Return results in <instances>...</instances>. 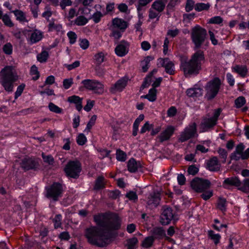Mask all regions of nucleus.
<instances>
[{
  "instance_id": "obj_1",
  "label": "nucleus",
  "mask_w": 249,
  "mask_h": 249,
  "mask_svg": "<svg viewBox=\"0 0 249 249\" xmlns=\"http://www.w3.org/2000/svg\"><path fill=\"white\" fill-rule=\"evenodd\" d=\"M94 220L101 229L96 227L87 229L85 235L90 244L99 247H105L111 237L110 231L120 228L121 219L116 213H106L95 215Z\"/></svg>"
},
{
  "instance_id": "obj_2",
  "label": "nucleus",
  "mask_w": 249,
  "mask_h": 249,
  "mask_svg": "<svg viewBox=\"0 0 249 249\" xmlns=\"http://www.w3.org/2000/svg\"><path fill=\"white\" fill-rule=\"evenodd\" d=\"M205 61L203 52L198 50L188 61L181 62L180 69L186 77L196 75L201 70V65Z\"/></svg>"
},
{
  "instance_id": "obj_3",
  "label": "nucleus",
  "mask_w": 249,
  "mask_h": 249,
  "mask_svg": "<svg viewBox=\"0 0 249 249\" xmlns=\"http://www.w3.org/2000/svg\"><path fill=\"white\" fill-rule=\"evenodd\" d=\"M18 78L17 72L13 66H6L0 72V83L6 91H13L14 83Z\"/></svg>"
},
{
  "instance_id": "obj_4",
  "label": "nucleus",
  "mask_w": 249,
  "mask_h": 249,
  "mask_svg": "<svg viewBox=\"0 0 249 249\" xmlns=\"http://www.w3.org/2000/svg\"><path fill=\"white\" fill-rule=\"evenodd\" d=\"M207 33L205 29L199 25H196L192 29L191 37L194 48H200L207 39Z\"/></svg>"
},
{
  "instance_id": "obj_5",
  "label": "nucleus",
  "mask_w": 249,
  "mask_h": 249,
  "mask_svg": "<svg viewBox=\"0 0 249 249\" xmlns=\"http://www.w3.org/2000/svg\"><path fill=\"white\" fill-rule=\"evenodd\" d=\"M221 85V81L218 77H215L207 83L205 87L206 97L208 100L213 99L218 93Z\"/></svg>"
},
{
  "instance_id": "obj_6",
  "label": "nucleus",
  "mask_w": 249,
  "mask_h": 249,
  "mask_svg": "<svg viewBox=\"0 0 249 249\" xmlns=\"http://www.w3.org/2000/svg\"><path fill=\"white\" fill-rule=\"evenodd\" d=\"M46 194L45 196L54 201L58 200L62 196L63 191L62 185L58 182H54L50 186L46 188Z\"/></svg>"
},
{
  "instance_id": "obj_7",
  "label": "nucleus",
  "mask_w": 249,
  "mask_h": 249,
  "mask_svg": "<svg viewBox=\"0 0 249 249\" xmlns=\"http://www.w3.org/2000/svg\"><path fill=\"white\" fill-rule=\"evenodd\" d=\"M81 171V163L77 160L69 161L64 168L66 175L73 178H77L79 177Z\"/></svg>"
},
{
  "instance_id": "obj_8",
  "label": "nucleus",
  "mask_w": 249,
  "mask_h": 249,
  "mask_svg": "<svg viewBox=\"0 0 249 249\" xmlns=\"http://www.w3.org/2000/svg\"><path fill=\"white\" fill-rule=\"evenodd\" d=\"M221 109L217 108L214 111L213 115L211 118H205L202 120L201 126L203 131H207L213 128L216 125L217 119L219 116Z\"/></svg>"
},
{
  "instance_id": "obj_9",
  "label": "nucleus",
  "mask_w": 249,
  "mask_h": 249,
  "mask_svg": "<svg viewBox=\"0 0 249 249\" xmlns=\"http://www.w3.org/2000/svg\"><path fill=\"white\" fill-rule=\"evenodd\" d=\"M82 84L87 89L93 91L99 94L104 92V85L100 82L92 79H85L82 81Z\"/></svg>"
},
{
  "instance_id": "obj_10",
  "label": "nucleus",
  "mask_w": 249,
  "mask_h": 249,
  "mask_svg": "<svg viewBox=\"0 0 249 249\" xmlns=\"http://www.w3.org/2000/svg\"><path fill=\"white\" fill-rule=\"evenodd\" d=\"M211 182L208 179L195 178L191 182L192 188L196 192L202 193L210 187Z\"/></svg>"
},
{
  "instance_id": "obj_11",
  "label": "nucleus",
  "mask_w": 249,
  "mask_h": 249,
  "mask_svg": "<svg viewBox=\"0 0 249 249\" xmlns=\"http://www.w3.org/2000/svg\"><path fill=\"white\" fill-rule=\"evenodd\" d=\"M197 135L196 124L195 123H194L186 127L184 131L181 132L178 141L181 142H184Z\"/></svg>"
},
{
  "instance_id": "obj_12",
  "label": "nucleus",
  "mask_w": 249,
  "mask_h": 249,
  "mask_svg": "<svg viewBox=\"0 0 249 249\" xmlns=\"http://www.w3.org/2000/svg\"><path fill=\"white\" fill-rule=\"evenodd\" d=\"M173 217L174 214L171 208L166 206L162 207V213L160 218V222L162 225L169 224L173 219Z\"/></svg>"
},
{
  "instance_id": "obj_13",
  "label": "nucleus",
  "mask_w": 249,
  "mask_h": 249,
  "mask_svg": "<svg viewBox=\"0 0 249 249\" xmlns=\"http://www.w3.org/2000/svg\"><path fill=\"white\" fill-rule=\"evenodd\" d=\"M20 165L21 168L25 170H36L39 166L38 162L32 158L23 159L20 163Z\"/></svg>"
},
{
  "instance_id": "obj_14",
  "label": "nucleus",
  "mask_w": 249,
  "mask_h": 249,
  "mask_svg": "<svg viewBox=\"0 0 249 249\" xmlns=\"http://www.w3.org/2000/svg\"><path fill=\"white\" fill-rule=\"evenodd\" d=\"M160 193L158 192H154L149 196L147 204L150 209H153L156 208L160 204Z\"/></svg>"
},
{
  "instance_id": "obj_15",
  "label": "nucleus",
  "mask_w": 249,
  "mask_h": 249,
  "mask_svg": "<svg viewBox=\"0 0 249 249\" xmlns=\"http://www.w3.org/2000/svg\"><path fill=\"white\" fill-rule=\"evenodd\" d=\"M129 44L123 40L116 47L115 52L116 54L120 57L125 55L128 52Z\"/></svg>"
},
{
  "instance_id": "obj_16",
  "label": "nucleus",
  "mask_w": 249,
  "mask_h": 249,
  "mask_svg": "<svg viewBox=\"0 0 249 249\" xmlns=\"http://www.w3.org/2000/svg\"><path fill=\"white\" fill-rule=\"evenodd\" d=\"M128 81V78L125 77L119 79L110 88V92L115 93L117 91H122L126 86Z\"/></svg>"
},
{
  "instance_id": "obj_17",
  "label": "nucleus",
  "mask_w": 249,
  "mask_h": 249,
  "mask_svg": "<svg viewBox=\"0 0 249 249\" xmlns=\"http://www.w3.org/2000/svg\"><path fill=\"white\" fill-rule=\"evenodd\" d=\"M241 182L236 177H232L226 178L223 183V187L227 189H229L231 186H233L238 188L241 185Z\"/></svg>"
},
{
  "instance_id": "obj_18",
  "label": "nucleus",
  "mask_w": 249,
  "mask_h": 249,
  "mask_svg": "<svg viewBox=\"0 0 249 249\" xmlns=\"http://www.w3.org/2000/svg\"><path fill=\"white\" fill-rule=\"evenodd\" d=\"M175 131L174 127L172 126H168L164 131H163L160 135L158 136V139L161 143L164 141H168L170 139Z\"/></svg>"
},
{
  "instance_id": "obj_19",
  "label": "nucleus",
  "mask_w": 249,
  "mask_h": 249,
  "mask_svg": "<svg viewBox=\"0 0 249 249\" xmlns=\"http://www.w3.org/2000/svg\"><path fill=\"white\" fill-rule=\"evenodd\" d=\"M128 23L124 19L117 18L112 19L110 27L124 32L128 27Z\"/></svg>"
},
{
  "instance_id": "obj_20",
  "label": "nucleus",
  "mask_w": 249,
  "mask_h": 249,
  "mask_svg": "<svg viewBox=\"0 0 249 249\" xmlns=\"http://www.w3.org/2000/svg\"><path fill=\"white\" fill-rule=\"evenodd\" d=\"M151 236L155 239L160 240L166 236L165 230L162 227H156L153 228L151 231Z\"/></svg>"
},
{
  "instance_id": "obj_21",
  "label": "nucleus",
  "mask_w": 249,
  "mask_h": 249,
  "mask_svg": "<svg viewBox=\"0 0 249 249\" xmlns=\"http://www.w3.org/2000/svg\"><path fill=\"white\" fill-rule=\"evenodd\" d=\"M186 93L190 97H198L203 94V89L197 85H195L193 88L188 89Z\"/></svg>"
},
{
  "instance_id": "obj_22",
  "label": "nucleus",
  "mask_w": 249,
  "mask_h": 249,
  "mask_svg": "<svg viewBox=\"0 0 249 249\" xmlns=\"http://www.w3.org/2000/svg\"><path fill=\"white\" fill-rule=\"evenodd\" d=\"M43 37V34L40 31L35 30L30 35L28 41L30 44H33L39 41Z\"/></svg>"
},
{
  "instance_id": "obj_23",
  "label": "nucleus",
  "mask_w": 249,
  "mask_h": 249,
  "mask_svg": "<svg viewBox=\"0 0 249 249\" xmlns=\"http://www.w3.org/2000/svg\"><path fill=\"white\" fill-rule=\"evenodd\" d=\"M207 168L211 171H217L220 170V166L218 164L217 157H213L207 163Z\"/></svg>"
},
{
  "instance_id": "obj_24",
  "label": "nucleus",
  "mask_w": 249,
  "mask_h": 249,
  "mask_svg": "<svg viewBox=\"0 0 249 249\" xmlns=\"http://www.w3.org/2000/svg\"><path fill=\"white\" fill-rule=\"evenodd\" d=\"M141 167L140 162H137L134 158H131L127 162L128 170L131 173L136 172Z\"/></svg>"
},
{
  "instance_id": "obj_25",
  "label": "nucleus",
  "mask_w": 249,
  "mask_h": 249,
  "mask_svg": "<svg viewBox=\"0 0 249 249\" xmlns=\"http://www.w3.org/2000/svg\"><path fill=\"white\" fill-rule=\"evenodd\" d=\"M82 98L76 95L70 96L68 98V101L69 102L75 104L76 108L79 111L82 108Z\"/></svg>"
},
{
  "instance_id": "obj_26",
  "label": "nucleus",
  "mask_w": 249,
  "mask_h": 249,
  "mask_svg": "<svg viewBox=\"0 0 249 249\" xmlns=\"http://www.w3.org/2000/svg\"><path fill=\"white\" fill-rule=\"evenodd\" d=\"M166 3V0H157L153 3L151 7L159 13H161L165 8Z\"/></svg>"
},
{
  "instance_id": "obj_27",
  "label": "nucleus",
  "mask_w": 249,
  "mask_h": 249,
  "mask_svg": "<svg viewBox=\"0 0 249 249\" xmlns=\"http://www.w3.org/2000/svg\"><path fill=\"white\" fill-rule=\"evenodd\" d=\"M14 14L16 19L20 22H28V20L26 18L25 14L20 10H15L12 11Z\"/></svg>"
},
{
  "instance_id": "obj_28",
  "label": "nucleus",
  "mask_w": 249,
  "mask_h": 249,
  "mask_svg": "<svg viewBox=\"0 0 249 249\" xmlns=\"http://www.w3.org/2000/svg\"><path fill=\"white\" fill-rule=\"evenodd\" d=\"M233 70L242 77H245L248 72L247 67L243 65H236L233 68Z\"/></svg>"
},
{
  "instance_id": "obj_29",
  "label": "nucleus",
  "mask_w": 249,
  "mask_h": 249,
  "mask_svg": "<svg viewBox=\"0 0 249 249\" xmlns=\"http://www.w3.org/2000/svg\"><path fill=\"white\" fill-rule=\"evenodd\" d=\"M141 98L147 99L150 102L156 101L157 99V89L155 88L151 89L147 94L142 96Z\"/></svg>"
},
{
  "instance_id": "obj_30",
  "label": "nucleus",
  "mask_w": 249,
  "mask_h": 249,
  "mask_svg": "<svg viewBox=\"0 0 249 249\" xmlns=\"http://www.w3.org/2000/svg\"><path fill=\"white\" fill-rule=\"evenodd\" d=\"M48 31L49 32L56 31L60 32L62 30V27L61 24L55 23L53 20L50 21L48 25Z\"/></svg>"
},
{
  "instance_id": "obj_31",
  "label": "nucleus",
  "mask_w": 249,
  "mask_h": 249,
  "mask_svg": "<svg viewBox=\"0 0 249 249\" xmlns=\"http://www.w3.org/2000/svg\"><path fill=\"white\" fill-rule=\"evenodd\" d=\"M153 58L151 56H147L141 61V65L142 66V70L143 72H146L147 71L149 68V64L150 62L153 60Z\"/></svg>"
},
{
  "instance_id": "obj_32",
  "label": "nucleus",
  "mask_w": 249,
  "mask_h": 249,
  "mask_svg": "<svg viewBox=\"0 0 249 249\" xmlns=\"http://www.w3.org/2000/svg\"><path fill=\"white\" fill-rule=\"evenodd\" d=\"M104 178L102 176H99L96 179L94 186V189L99 190L105 187V183L104 182Z\"/></svg>"
},
{
  "instance_id": "obj_33",
  "label": "nucleus",
  "mask_w": 249,
  "mask_h": 249,
  "mask_svg": "<svg viewBox=\"0 0 249 249\" xmlns=\"http://www.w3.org/2000/svg\"><path fill=\"white\" fill-rule=\"evenodd\" d=\"M110 30L111 31V33L110 35V36H112L114 37V39L117 41L122 36V33L124 31H122L121 30L114 28L113 27H110Z\"/></svg>"
},
{
  "instance_id": "obj_34",
  "label": "nucleus",
  "mask_w": 249,
  "mask_h": 249,
  "mask_svg": "<svg viewBox=\"0 0 249 249\" xmlns=\"http://www.w3.org/2000/svg\"><path fill=\"white\" fill-rule=\"evenodd\" d=\"M164 68L167 73L170 75H174L175 74V66L172 61L169 60L165 66Z\"/></svg>"
},
{
  "instance_id": "obj_35",
  "label": "nucleus",
  "mask_w": 249,
  "mask_h": 249,
  "mask_svg": "<svg viewBox=\"0 0 249 249\" xmlns=\"http://www.w3.org/2000/svg\"><path fill=\"white\" fill-rule=\"evenodd\" d=\"M73 22L74 24L82 26L86 25L88 23V19L83 16H80L77 17Z\"/></svg>"
},
{
  "instance_id": "obj_36",
  "label": "nucleus",
  "mask_w": 249,
  "mask_h": 249,
  "mask_svg": "<svg viewBox=\"0 0 249 249\" xmlns=\"http://www.w3.org/2000/svg\"><path fill=\"white\" fill-rule=\"evenodd\" d=\"M210 7L209 3H197L195 6V9L197 12H201L203 10H208Z\"/></svg>"
},
{
  "instance_id": "obj_37",
  "label": "nucleus",
  "mask_w": 249,
  "mask_h": 249,
  "mask_svg": "<svg viewBox=\"0 0 249 249\" xmlns=\"http://www.w3.org/2000/svg\"><path fill=\"white\" fill-rule=\"evenodd\" d=\"M154 241V239L151 236H148L143 240L142 245L145 248H149L152 246Z\"/></svg>"
},
{
  "instance_id": "obj_38",
  "label": "nucleus",
  "mask_w": 249,
  "mask_h": 249,
  "mask_svg": "<svg viewBox=\"0 0 249 249\" xmlns=\"http://www.w3.org/2000/svg\"><path fill=\"white\" fill-rule=\"evenodd\" d=\"M208 235L213 240L215 245H217L219 242L221 236L219 234H215L213 231H210L208 232Z\"/></svg>"
},
{
  "instance_id": "obj_39",
  "label": "nucleus",
  "mask_w": 249,
  "mask_h": 249,
  "mask_svg": "<svg viewBox=\"0 0 249 249\" xmlns=\"http://www.w3.org/2000/svg\"><path fill=\"white\" fill-rule=\"evenodd\" d=\"M48 56V53L47 51H44L37 55V59L39 62L44 63L46 62Z\"/></svg>"
},
{
  "instance_id": "obj_40",
  "label": "nucleus",
  "mask_w": 249,
  "mask_h": 249,
  "mask_svg": "<svg viewBox=\"0 0 249 249\" xmlns=\"http://www.w3.org/2000/svg\"><path fill=\"white\" fill-rule=\"evenodd\" d=\"M238 190L244 192L249 193V178L243 180V185L238 188Z\"/></svg>"
},
{
  "instance_id": "obj_41",
  "label": "nucleus",
  "mask_w": 249,
  "mask_h": 249,
  "mask_svg": "<svg viewBox=\"0 0 249 249\" xmlns=\"http://www.w3.org/2000/svg\"><path fill=\"white\" fill-rule=\"evenodd\" d=\"M138 239L136 237H133L127 240L128 249H136L135 246L138 243Z\"/></svg>"
},
{
  "instance_id": "obj_42",
  "label": "nucleus",
  "mask_w": 249,
  "mask_h": 249,
  "mask_svg": "<svg viewBox=\"0 0 249 249\" xmlns=\"http://www.w3.org/2000/svg\"><path fill=\"white\" fill-rule=\"evenodd\" d=\"M245 98L243 96H239L234 101L235 107L237 108H240L246 103Z\"/></svg>"
},
{
  "instance_id": "obj_43",
  "label": "nucleus",
  "mask_w": 249,
  "mask_h": 249,
  "mask_svg": "<svg viewBox=\"0 0 249 249\" xmlns=\"http://www.w3.org/2000/svg\"><path fill=\"white\" fill-rule=\"evenodd\" d=\"M41 155L43 161L45 163H47L49 165H53L54 163V159L52 155H46L44 153H42Z\"/></svg>"
},
{
  "instance_id": "obj_44",
  "label": "nucleus",
  "mask_w": 249,
  "mask_h": 249,
  "mask_svg": "<svg viewBox=\"0 0 249 249\" xmlns=\"http://www.w3.org/2000/svg\"><path fill=\"white\" fill-rule=\"evenodd\" d=\"M30 73L32 75H35L33 76V80H36L39 77V73L38 71L37 68L35 65L32 66L30 70Z\"/></svg>"
},
{
  "instance_id": "obj_45",
  "label": "nucleus",
  "mask_w": 249,
  "mask_h": 249,
  "mask_svg": "<svg viewBox=\"0 0 249 249\" xmlns=\"http://www.w3.org/2000/svg\"><path fill=\"white\" fill-rule=\"evenodd\" d=\"M160 16V13L157 11H155L154 9H152V7L149 9L148 17L150 19L157 18V20H159Z\"/></svg>"
},
{
  "instance_id": "obj_46",
  "label": "nucleus",
  "mask_w": 249,
  "mask_h": 249,
  "mask_svg": "<svg viewBox=\"0 0 249 249\" xmlns=\"http://www.w3.org/2000/svg\"><path fill=\"white\" fill-rule=\"evenodd\" d=\"M126 155L124 151L118 149L116 151V158L117 159L121 161H124L126 160Z\"/></svg>"
},
{
  "instance_id": "obj_47",
  "label": "nucleus",
  "mask_w": 249,
  "mask_h": 249,
  "mask_svg": "<svg viewBox=\"0 0 249 249\" xmlns=\"http://www.w3.org/2000/svg\"><path fill=\"white\" fill-rule=\"evenodd\" d=\"M50 111L56 113H61L62 109L53 103H50L48 106Z\"/></svg>"
},
{
  "instance_id": "obj_48",
  "label": "nucleus",
  "mask_w": 249,
  "mask_h": 249,
  "mask_svg": "<svg viewBox=\"0 0 249 249\" xmlns=\"http://www.w3.org/2000/svg\"><path fill=\"white\" fill-rule=\"evenodd\" d=\"M104 13H102L101 11H96L92 15L91 18L95 23H97L100 21L101 18L104 16Z\"/></svg>"
},
{
  "instance_id": "obj_49",
  "label": "nucleus",
  "mask_w": 249,
  "mask_h": 249,
  "mask_svg": "<svg viewBox=\"0 0 249 249\" xmlns=\"http://www.w3.org/2000/svg\"><path fill=\"white\" fill-rule=\"evenodd\" d=\"M2 21L6 26L11 27L14 26V24L11 21L10 17L7 14L3 16L2 18Z\"/></svg>"
},
{
  "instance_id": "obj_50",
  "label": "nucleus",
  "mask_w": 249,
  "mask_h": 249,
  "mask_svg": "<svg viewBox=\"0 0 249 249\" xmlns=\"http://www.w3.org/2000/svg\"><path fill=\"white\" fill-rule=\"evenodd\" d=\"M199 169L195 165H191L188 167L187 172L189 175H196L198 172Z\"/></svg>"
},
{
  "instance_id": "obj_51",
  "label": "nucleus",
  "mask_w": 249,
  "mask_h": 249,
  "mask_svg": "<svg viewBox=\"0 0 249 249\" xmlns=\"http://www.w3.org/2000/svg\"><path fill=\"white\" fill-rule=\"evenodd\" d=\"M153 124H150L148 122H146L141 128L140 133L143 134L147 131H150L153 128Z\"/></svg>"
},
{
  "instance_id": "obj_52",
  "label": "nucleus",
  "mask_w": 249,
  "mask_h": 249,
  "mask_svg": "<svg viewBox=\"0 0 249 249\" xmlns=\"http://www.w3.org/2000/svg\"><path fill=\"white\" fill-rule=\"evenodd\" d=\"M195 1L193 0H187L185 6V10L186 12H189L195 8Z\"/></svg>"
},
{
  "instance_id": "obj_53",
  "label": "nucleus",
  "mask_w": 249,
  "mask_h": 249,
  "mask_svg": "<svg viewBox=\"0 0 249 249\" xmlns=\"http://www.w3.org/2000/svg\"><path fill=\"white\" fill-rule=\"evenodd\" d=\"M223 18L220 16H215L211 18L209 21V23L219 24L223 22Z\"/></svg>"
},
{
  "instance_id": "obj_54",
  "label": "nucleus",
  "mask_w": 249,
  "mask_h": 249,
  "mask_svg": "<svg viewBox=\"0 0 249 249\" xmlns=\"http://www.w3.org/2000/svg\"><path fill=\"white\" fill-rule=\"evenodd\" d=\"M61 217L62 216L61 214H57L53 219V222L54 223V226L55 229H57L61 226Z\"/></svg>"
},
{
  "instance_id": "obj_55",
  "label": "nucleus",
  "mask_w": 249,
  "mask_h": 249,
  "mask_svg": "<svg viewBox=\"0 0 249 249\" xmlns=\"http://www.w3.org/2000/svg\"><path fill=\"white\" fill-rule=\"evenodd\" d=\"M76 142L79 145H83L86 142L87 138L84 134L81 133L78 136Z\"/></svg>"
},
{
  "instance_id": "obj_56",
  "label": "nucleus",
  "mask_w": 249,
  "mask_h": 249,
  "mask_svg": "<svg viewBox=\"0 0 249 249\" xmlns=\"http://www.w3.org/2000/svg\"><path fill=\"white\" fill-rule=\"evenodd\" d=\"M67 36L70 39V44H73L76 42L77 39V35L74 32H69L67 33Z\"/></svg>"
},
{
  "instance_id": "obj_57",
  "label": "nucleus",
  "mask_w": 249,
  "mask_h": 249,
  "mask_svg": "<svg viewBox=\"0 0 249 249\" xmlns=\"http://www.w3.org/2000/svg\"><path fill=\"white\" fill-rule=\"evenodd\" d=\"M77 14L76 13V9L74 8H71L69 10L68 15L65 16V18L71 21L75 16H77Z\"/></svg>"
},
{
  "instance_id": "obj_58",
  "label": "nucleus",
  "mask_w": 249,
  "mask_h": 249,
  "mask_svg": "<svg viewBox=\"0 0 249 249\" xmlns=\"http://www.w3.org/2000/svg\"><path fill=\"white\" fill-rule=\"evenodd\" d=\"M218 152L219 154L220 158L222 159V162L225 163L227 157V152L224 149L222 148H220Z\"/></svg>"
},
{
  "instance_id": "obj_59",
  "label": "nucleus",
  "mask_w": 249,
  "mask_h": 249,
  "mask_svg": "<svg viewBox=\"0 0 249 249\" xmlns=\"http://www.w3.org/2000/svg\"><path fill=\"white\" fill-rule=\"evenodd\" d=\"M96 119H97V116H96V115H93L91 117L89 121L87 124V127H86L85 130H87L88 131H89L90 130V129L91 128L92 126L94 124Z\"/></svg>"
},
{
  "instance_id": "obj_60",
  "label": "nucleus",
  "mask_w": 249,
  "mask_h": 249,
  "mask_svg": "<svg viewBox=\"0 0 249 249\" xmlns=\"http://www.w3.org/2000/svg\"><path fill=\"white\" fill-rule=\"evenodd\" d=\"M226 199L224 198H220L218 203V208L222 211L226 210Z\"/></svg>"
},
{
  "instance_id": "obj_61",
  "label": "nucleus",
  "mask_w": 249,
  "mask_h": 249,
  "mask_svg": "<svg viewBox=\"0 0 249 249\" xmlns=\"http://www.w3.org/2000/svg\"><path fill=\"white\" fill-rule=\"evenodd\" d=\"M73 84L72 78L65 79L63 82V86L65 89H69Z\"/></svg>"
},
{
  "instance_id": "obj_62",
  "label": "nucleus",
  "mask_w": 249,
  "mask_h": 249,
  "mask_svg": "<svg viewBox=\"0 0 249 249\" xmlns=\"http://www.w3.org/2000/svg\"><path fill=\"white\" fill-rule=\"evenodd\" d=\"M125 196L130 200L135 201L138 199L136 193L133 191H130L125 195Z\"/></svg>"
},
{
  "instance_id": "obj_63",
  "label": "nucleus",
  "mask_w": 249,
  "mask_h": 249,
  "mask_svg": "<svg viewBox=\"0 0 249 249\" xmlns=\"http://www.w3.org/2000/svg\"><path fill=\"white\" fill-rule=\"evenodd\" d=\"M95 60L97 64L98 65L101 64L104 60V55L102 53H99L94 56Z\"/></svg>"
},
{
  "instance_id": "obj_64",
  "label": "nucleus",
  "mask_w": 249,
  "mask_h": 249,
  "mask_svg": "<svg viewBox=\"0 0 249 249\" xmlns=\"http://www.w3.org/2000/svg\"><path fill=\"white\" fill-rule=\"evenodd\" d=\"M24 88H25L24 84H21V85H20L19 86H18V87L17 89V90L15 92V99H17L19 96H20L21 95V94H22V93L24 90Z\"/></svg>"
}]
</instances>
